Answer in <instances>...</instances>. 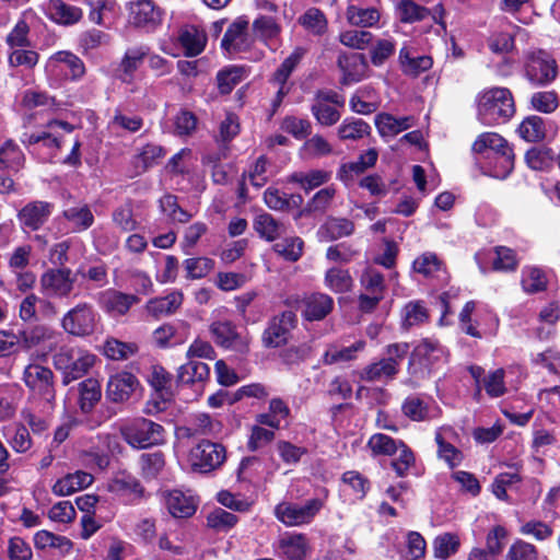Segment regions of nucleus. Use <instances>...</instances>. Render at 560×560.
Returning a JSON list of instances; mask_svg holds the SVG:
<instances>
[{
    "label": "nucleus",
    "mask_w": 560,
    "mask_h": 560,
    "mask_svg": "<svg viewBox=\"0 0 560 560\" xmlns=\"http://www.w3.org/2000/svg\"><path fill=\"white\" fill-rule=\"evenodd\" d=\"M138 351V346L133 342H124L115 338H109L103 347L104 354L110 360H127Z\"/></svg>",
    "instance_id": "obj_56"
},
{
    "label": "nucleus",
    "mask_w": 560,
    "mask_h": 560,
    "mask_svg": "<svg viewBox=\"0 0 560 560\" xmlns=\"http://www.w3.org/2000/svg\"><path fill=\"white\" fill-rule=\"evenodd\" d=\"M295 320L296 316L292 311H284L271 318L262 335L264 345L267 348H279L285 345Z\"/></svg>",
    "instance_id": "obj_16"
},
{
    "label": "nucleus",
    "mask_w": 560,
    "mask_h": 560,
    "mask_svg": "<svg viewBox=\"0 0 560 560\" xmlns=\"http://www.w3.org/2000/svg\"><path fill=\"white\" fill-rule=\"evenodd\" d=\"M527 166L534 172H547L553 163L550 148H532L525 154Z\"/></svg>",
    "instance_id": "obj_53"
},
{
    "label": "nucleus",
    "mask_w": 560,
    "mask_h": 560,
    "mask_svg": "<svg viewBox=\"0 0 560 560\" xmlns=\"http://www.w3.org/2000/svg\"><path fill=\"white\" fill-rule=\"evenodd\" d=\"M338 66L342 72L340 82L343 85H351L363 80L369 68L361 54L340 55Z\"/></svg>",
    "instance_id": "obj_27"
},
{
    "label": "nucleus",
    "mask_w": 560,
    "mask_h": 560,
    "mask_svg": "<svg viewBox=\"0 0 560 560\" xmlns=\"http://www.w3.org/2000/svg\"><path fill=\"white\" fill-rule=\"evenodd\" d=\"M52 209L54 206L46 201L31 202L19 212L20 222L23 226L36 231L47 221Z\"/></svg>",
    "instance_id": "obj_30"
},
{
    "label": "nucleus",
    "mask_w": 560,
    "mask_h": 560,
    "mask_svg": "<svg viewBox=\"0 0 560 560\" xmlns=\"http://www.w3.org/2000/svg\"><path fill=\"white\" fill-rule=\"evenodd\" d=\"M334 307V300L325 293H312L303 300V316L305 319L322 320Z\"/></svg>",
    "instance_id": "obj_32"
},
{
    "label": "nucleus",
    "mask_w": 560,
    "mask_h": 560,
    "mask_svg": "<svg viewBox=\"0 0 560 560\" xmlns=\"http://www.w3.org/2000/svg\"><path fill=\"white\" fill-rule=\"evenodd\" d=\"M141 474L145 479L158 478L165 467L164 454L160 451L143 453L140 456Z\"/></svg>",
    "instance_id": "obj_55"
},
{
    "label": "nucleus",
    "mask_w": 560,
    "mask_h": 560,
    "mask_svg": "<svg viewBox=\"0 0 560 560\" xmlns=\"http://www.w3.org/2000/svg\"><path fill=\"white\" fill-rule=\"evenodd\" d=\"M25 163V155L20 147L12 140L0 147V172H20Z\"/></svg>",
    "instance_id": "obj_38"
},
{
    "label": "nucleus",
    "mask_w": 560,
    "mask_h": 560,
    "mask_svg": "<svg viewBox=\"0 0 560 560\" xmlns=\"http://www.w3.org/2000/svg\"><path fill=\"white\" fill-rule=\"evenodd\" d=\"M178 42L187 57L201 54L206 47L207 35L203 31L192 25L184 26L178 34Z\"/></svg>",
    "instance_id": "obj_36"
},
{
    "label": "nucleus",
    "mask_w": 560,
    "mask_h": 560,
    "mask_svg": "<svg viewBox=\"0 0 560 560\" xmlns=\"http://www.w3.org/2000/svg\"><path fill=\"white\" fill-rule=\"evenodd\" d=\"M415 119L411 116L395 117L390 114H378L375 117V126L383 137H393L413 126Z\"/></svg>",
    "instance_id": "obj_39"
},
{
    "label": "nucleus",
    "mask_w": 560,
    "mask_h": 560,
    "mask_svg": "<svg viewBox=\"0 0 560 560\" xmlns=\"http://www.w3.org/2000/svg\"><path fill=\"white\" fill-rule=\"evenodd\" d=\"M447 361V351L435 339H423L413 349L409 370L411 374L424 375Z\"/></svg>",
    "instance_id": "obj_10"
},
{
    "label": "nucleus",
    "mask_w": 560,
    "mask_h": 560,
    "mask_svg": "<svg viewBox=\"0 0 560 560\" xmlns=\"http://www.w3.org/2000/svg\"><path fill=\"white\" fill-rule=\"evenodd\" d=\"M428 317L427 308L418 301L407 303L401 311V324L407 329L424 323Z\"/></svg>",
    "instance_id": "obj_61"
},
{
    "label": "nucleus",
    "mask_w": 560,
    "mask_h": 560,
    "mask_svg": "<svg viewBox=\"0 0 560 560\" xmlns=\"http://www.w3.org/2000/svg\"><path fill=\"white\" fill-rule=\"evenodd\" d=\"M354 230L348 219L330 218L317 231L319 241L329 242L350 235Z\"/></svg>",
    "instance_id": "obj_41"
},
{
    "label": "nucleus",
    "mask_w": 560,
    "mask_h": 560,
    "mask_svg": "<svg viewBox=\"0 0 560 560\" xmlns=\"http://www.w3.org/2000/svg\"><path fill=\"white\" fill-rule=\"evenodd\" d=\"M472 151L476 153L492 151L504 160L506 164L504 167L508 173L513 171V150L509 142L497 132H483L479 135L472 143Z\"/></svg>",
    "instance_id": "obj_17"
},
{
    "label": "nucleus",
    "mask_w": 560,
    "mask_h": 560,
    "mask_svg": "<svg viewBox=\"0 0 560 560\" xmlns=\"http://www.w3.org/2000/svg\"><path fill=\"white\" fill-rule=\"evenodd\" d=\"M399 63L405 74L418 77L428 71L433 61L430 56H416L411 47L404 46L399 51Z\"/></svg>",
    "instance_id": "obj_35"
},
{
    "label": "nucleus",
    "mask_w": 560,
    "mask_h": 560,
    "mask_svg": "<svg viewBox=\"0 0 560 560\" xmlns=\"http://www.w3.org/2000/svg\"><path fill=\"white\" fill-rule=\"evenodd\" d=\"M408 352L409 345L407 342L388 345L384 349V358L370 363L361 371V380L374 382L394 378Z\"/></svg>",
    "instance_id": "obj_7"
},
{
    "label": "nucleus",
    "mask_w": 560,
    "mask_h": 560,
    "mask_svg": "<svg viewBox=\"0 0 560 560\" xmlns=\"http://www.w3.org/2000/svg\"><path fill=\"white\" fill-rule=\"evenodd\" d=\"M459 327L474 338H486L495 335L499 318L487 305L475 301L467 302L458 316Z\"/></svg>",
    "instance_id": "obj_3"
},
{
    "label": "nucleus",
    "mask_w": 560,
    "mask_h": 560,
    "mask_svg": "<svg viewBox=\"0 0 560 560\" xmlns=\"http://www.w3.org/2000/svg\"><path fill=\"white\" fill-rule=\"evenodd\" d=\"M305 54L304 48L296 47L292 54L284 59L281 66L277 69L273 74L272 82L278 85L277 97L273 101V107H278L282 102V98L288 93L289 89L285 86V82L291 75L292 71L302 60Z\"/></svg>",
    "instance_id": "obj_28"
},
{
    "label": "nucleus",
    "mask_w": 560,
    "mask_h": 560,
    "mask_svg": "<svg viewBox=\"0 0 560 560\" xmlns=\"http://www.w3.org/2000/svg\"><path fill=\"white\" fill-rule=\"evenodd\" d=\"M460 547V539L457 534L444 533L433 540V552L438 559L446 560L455 555Z\"/></svg>",
    "instance_id": "obj_50"
},
{
    "label": "nucleus",
    "mask_w": 560,
    "mask_h": 560,
    "mask_svg": "<svg viewBox=\"0 0 560 560\" xmlns=\"http://www.w3.org/2000/svg\"><path fill=\"white\" fill-rule=\"evenodd\" d=\"M254 35L262 40L270 49L279 46L281 26L271 16L260 15L253 22Z\"/></svg>",
    "instance_id": "obj_34"
},
{
    "label": "nucleus",
    "mask_w": 560,
    "mask_h": 560,
    "mask_svg": "<svg viewBox=\"0 0 560 560\" xmlns=\"http://www.w3.org/2000/svg\"><path fill=\"white\" fill-rule=\"evenodd\" d=\"M46 14L51 21L63 26L77 24L83 18L81 8L62 0H49L46 5Z\"/></svg>",
    "instance_id": "obj_29"
},
{
    "label": "nucleus",
    "mask_w": 560,
    "mask_h": 560,
    "mask_svg": "<svg viewBox=\"0 0 560 560\" xmlns=\"http://www.w3.org/2000/svg\"><path fill=\"white\" fill-rule=\"evenodd\" d=\"M23 382L33 395L48 402L55 399L54 373L49 368L38 363L28 364L23 371Z\"/></svg>",
    "instance_id": "obj_15"
},
{
    "label": "nucleus",
    "mask_w": 560,
    "mask_h": 560,
    "mask_svg": "<svg viewBox=\"0 0 560 560\" xmlns=\"http://www.w3.org/2000/svg\"><path fill=\"white\" fill-rule=\"evenodd\" d=\"M39 60L37 51L31 47H21L8 50V63L11 68H34Z\"/></svg>",
    "instance_id": "obj_59"
},
{
    "label": "nucleus",
    "mask_w": 560,
    "mask_h": 560,
    "mask_svg": "<svg viewBox=\"0 0 560 560\" xmlns=\"http://www.w3.org/2000/svg\"><path fill=\"white\" fill-rule=\"evenodd\" d=\"M378 153L375 149H369L362 153L355 161L343 163L340 166L339 175L360 174L374 166Z\"/></svg>",
    "instance_id": "obj_60"
},
{
    "label": "nucleus",
    "mask_w": 560,
    "mask_h": 560,
    "mask_svg": "<svg viewBox=\"0 0 560 560\" xmlns=\"http://www.w3.org/2000/svg\"><path fill=\"white\" fill-rule=\"evenodd\" d=\"M524 75L533 84H550L558 75L556 59L546 50L529 49L524 54Z\"/></svg>",
    "instance_id": "obj_8"
},
{
    "label": "nucleus",
    "mask_w": 560,
    "mask_h": 560,
    "mask_svg": "<svg viewBox=\"0 0 560 560\" xmlns=\"http://www.w3.org/2000/svg\"><path fill=\"white\" fill-rule=\"evenodd\" d=\"M161 495L164 506L173 517L187 518L197 510L198 501L190 491L165 490Z\"/></svg>",
    "instance_id": "obj_20"
},
{
    "label": "nucleus",
    "mask_w": 560,
    "mask_h": 560,
    "mask_svg": "<svg viewBox=\"0 0 560 560\" xmlns=\"http://www.w3.org/2000/svg\"><path fill=\"white\" fill-rule=\"evenodd\" d=\"M346 18L349 24L358 27H374L381 19V13L376 8H362L355 4H349L346 10Z\"/></svg>",
    "instance_id": "obj_42"
},
{
    "label": "nucleus",
    "mask_w": 560,
    "mask_h": 560,
    "mask_svg": "<svg viewBox=\"0 0 560 560\" xmlns=\"http://www.w3.org/2000/svg\"><path fill=\"white\" fill-rule=\"evenodd\" d=\"M548 278L539 267L525 266L521 272V284L526 293L533 294L546 290Z\"/></svg>",
    "instance_id": "obj_46"
},
{
    "label": "nucleus",
    "mask_w": 560,
    "mask_h": 560,
    "mask_svg": "<svg viewBox=\"0 0 560 560\" xmlns=\"http://www.w3.org/2000/svg\"><path fill=\"white\" fill-rule=\"evenodd\" d=\"M62 215L71 224L72 232L85 231L94 222V215L86 205L68 208Z\"/></svg>",
    "instance_id": "obj_48"
},
{
    "label": "nucleus",
    "mask_w": 560,
    "mask_h": 560,
    "mask_svg": "<svg viewBox=\"0 0 560 560\" xmlns=\"http://www.w3.org/2000/svg\"><path fill=\"white\" fill-rule=\"evenodd\" d=\"M97 304L112 317L126 315L132 305L139 302L135 294L124 293L115 289H107L97 294Z\"/></svg>",
    "instance_id": "obj_19"
},
{
    "label": "nucleus",
    "mask_w": 560,
    "mask_h": 560,
    "mask_svg": "<svg viewBox=\"0 0 560 560\" xmlns=\"http://www.w3.org/2000/svg\"><path fill=\"white\" fill-rule=\"evenodd\" d=\"M378 106V96L375 91L369 86L359 89L350 100L351 109L362 115L374 113Z\"/></svg>",
    "instance_id": "obj_45"
},
{
    "label": "nucleus",
    "mask_w": 560,
    "mask_h": 560,
    "mask_svg": "<svg viewBox=\"0 0 560 560\" xmlns=\"http://www.w3.org/2000/svg\"><path fill=\"white\" fill-rule=\"evenodd\" d=\"M254 229L261 238L268 242H273L285 234L284 224L269 213L258 214L254 221Z\"/></svg>",
    "instance_id": "obj_43"
},
{
    "label": "nucleus",
    "mask_w": 560,
    "mask_h": 560,
    "mask_svg": "<svg viewBox=\"0 0 560 560\" xmlns=\"http://www.w3.org/2000/svg\"><path fill=\"white\" fill-rule=\"evenodd\" d=\"M518 133L527 142H539L546 137L545 120L536 115L528 116L521 122Z\"/></svg>",
    "instance_id": "obj_49"
},
{
    "label": "nucleus",
    "mask_w": 560,
    "mask_h": 560,
    "mask_svg": "<svg viewBox=\"0 0 560 560\" xmlns=\"http://www.w3.org/2000/svg\"><path fill=\"white\" fill-rule=\"evenodd\" d=\"M331 152V144L320 135L307 139L300 150L301 156L306 160L327 156Z\"/></svg>",
    "instance_id": "obj_57"
},
{
    "label": "nucleus",
    "mask_w": 560,
    "mask_h": 560,
    "mask_svg": "<svg viewBox=\"0 0 560 560\" xmlns=\"http://www.w3.org/2000/svg\"><path fill=\"white\" fill-rule=\"evenodd\" d=\"M475 260L481 272H487L488 261L492 260V268L498 271H512L517 266L513 249L504 246L495 247L494 252L482 249L475 254Z\"/></svg>",
    "instance_id": "obj_22"
},
{
    "label": "nucleus",
    "mask_w": 560,
    "mask_h": 560,
    "mask_svg": "<svg viewBox=\"0 0 560 560\" xmlns=\"http://www.w3.org/2000/svg\"><path fill=\"white\" fill-rule=\"evenodd\" d=\"M159 548L174 557H183L189 552L190 545L182 529L163 533L158 540Z\"/></svg>",
    "instance_id": "obj_37"
},
{
    "label": "nucleus",
    "mask_w": 560,
    "mask_h": 560,
    "mask_svg": "<svg viewBox=\"0 0 560 560\" xmlns=\"http://www.w3.org/2000/svg\"><path fill=\"white\" fill-rule=\"evenodd\" d=\"M365 348V341L359 340L349 347L338 349L337 347H329L324 353V363L334 364L337 362H346L355 358L357 353Z\"/></svg>",
    "instance_id": "obj_58"
},
{
    "label": "nucleus",
    "mask_w": 560,
    "mask_h": 560,
    "mask_svg": "<svg viewBox=\"0 0 560 560\" xmlns=\"http://www.w3.org/2000/svg\"><path fill=\"white\" fill-rule=\"evenodd\" d=\"M148 54L149 47L145 45L128 48L120 62V69L125 77L132 78L135 71L140 67Z\"/></svg>",
    "instance_id": "obj_52"
},
{
    "label": "nucleus",
    "mask_w": 560,
    "mask_h": 560,
    "mask_svg": "<svg viewBox=\"0 0 560 560\" xmlns=\"http://www.w3.org/2000/svg\"><path fill=\"white\" fill-rule=\"evenodd\" d=\"M210 375V368L207 363L189 360L179 366L177 381L182 384L203 383Z\"/></svg>",
    "instance_id": "obj_44"
},
{
    "label": "nucleus",
    "mask_w": 560,
    "mask_h": 560,
    "mask_svg": "<svg viewBox=\"0 0 560 560\" xmlns=\"http://www.w3.org/2000/svg\"><path fill=\"white\" fill-rule=\"evenodd\" d=\"M412 271L439 283H444L448 279L444 262L433 252L420 254L412 262Z\"/></svg>",
    "instance_id": "obj_25"
},
{
    "label": "nucleus",
    "mask_w": 560,
    "mask_h": 560,
    "mask_svg": "<svg viewBox=\"0 0 560 560\" xmlns=\"http://www.w3.org/2000/svg\"><path fill=\"white\" fill-rule=\"evenodd\" d=\"M308 551V540L304 534H288L279 539L278 552L285 560H303Z\"/></svg>",
    "instance_id": "obj_33"
},
{
    "label": "nucleus",
    "mask_w": 560,
    "mask_h": 560,
    "mask_svg": "<svg viewBox=\"0 0 560 560\" xmlns=\"http://www.w3.org/2000/svg\"><path fill=\"white\" fill-rule=\"evenodd\" d=\"M73 130V125L65 120L51 119L43 130L25 132L21 141L31 153L36 154L42 161L77 166L81 163L79 138L73 139L69 154H61V149L67 143L66 136L71 135Z\"/></svg>",
    "instance_id": "obj_1"
},
{
    "label": "nucleus",
    "mask_w": 560,
    "mask_h": 560,
    "mask_svg": "<svg viewBox=\"0 0 560 560\" xmlns=\"http://www.w3.org/2000/svg\"><path fill=\"white\" fill-rule=\"evenodd\" d=\"M96 357L84 348L65 345L54 354V365L62 373L63 384L83 377L94 365Z\"/></svg>",
    "instance_id": "obj_4"
},
{
    "label": "nucleus",
    "mask_w": 560,
    "mask_h": 560,
    "mask_svg": "<svg viewBox=\"0 0 560 560\" xmlns=\"http://www.w3.org/2000/svg\"><path fill=\"white\" fill-rule=\"evenodd\" d=\"M165 152L159 144L148 143L140 148L133 158V165L140 172H147L160 163Z\"/></svg>",
    "instance_id": "obj_47"
},
{
    "label": "nucleus",
    "mask_w": 560,
    "mask_h": 560,
    "mask_svg": "<svg viewBox=\"0 0 560 560\" xmlns=\"http://www.w3.org/2000/svg\"><path fill=\"white\" fill-rule=\"evenodd\" d=\"M225 459V447L209 440H202L194 445L187 455L190 470L198 474H209L220 468Z\"/></svg>",
    "instance_id": "obj_9"
},
{
    "label": "nucleus",
    "mask_w": 560,
    "mask_h": 560,
    "mask_svg": "<svg viewBox=\"0 0 560 560\" xmlns=\"http://www.w3.org/2000/svg\"><path fill=\"white\" fill-rule=\"evenodd\" d=\"M458 440L456 431L452 427H442L435 432L438 444V456L444 460L450 468L457 467L464 459V454L455 446Z\"/></svg>",
    "instance_id": "obj_24"
},
{
    "label": "nucleus",
    "mask_w": 560,
    "mask_h": 560,
    "mask_svg": "<svg viewBox=\"0 0 560 560\" xmlns=\"http://www.w3.org/2000/svg\"><path fill=\"white\" fill-rule=\"evenodd\" d=\"M97 314L88 303H79L69 310L62 317L61 326L66 332L84 337L94 332Z\"/></svg>",
    "instance_id": "obj_13"
},
{
    "label": "nucleus",
    "mask_w": 560,
    "mask_h": 560,
    "mask_svg": "<svg viewBox=\"0 0 560 560\" xmlns=\"http://www.w3.org/2000/svg\"><path fill=\"white\" fill-rule=\"evenodd\" d=\"M402 413L412 421H427L440 415V408L434 401H427L419 397L406 398L401 406Z\"/></svg>",
    "instance_id": "obj_31"
},
{
    "label": "nucleus",
    "mask_w": 560,
    "mask_h": 560,
    "mask_svg": "<svg viewBox=\"0 0 560 560\" xmlns=\"http://www.w3.org/2000/svg\"><path fill=\"white\" fill-rule=\"evenodd\" d=\"M40 285L45 295L66 298L73 290L74 279L68 268L49 269L42 275Z\"/></svg>",
    "instance_id": "obj_18"
},
{
    "label": "nucleus",
    "mask_w": 560,
    "mask_h": 560,
    "mask_svg": "<svg viewBox=\"0 0 560 560\" xmlns=\"http://www.w3.org/2000/svg\"><path fill=\"white\" fill-rule=\"evenodd\" d=\"M45 71L48 77L56 80H79L85 73V66L77 55L71 51L61 50L48 58Z\"/></svg>",
    "instance_id": "obj_12"
},
{
    "label": "nucleus",
    "mask_w": 560,
    "mask_h": 560,
    "mask_svg": "<svg viewBox=\"0 0 560 560\" xmlns=\"http://www.w3.org/2000/svg\"><path fill=\"white\" fill-rule=\"evenodd\" d=\"M129 23L137 27H154L162 21V11L152 0H135L127 3Z\"/></svg>",
    "instance_id": "obj_23"
},
{
    "label": "nucleus",
    "mask_w": 560,
    "mask_h": 560,
    "mask_svg": "<svg viewBox=\"0 0 560 560\" xmlns=\"http://www.w3.org/2000/svg\"><path fill=\"white\" fill-rule=\"evenodd\" d=\"M328 491L322 489L316 498L307 500L304 504L289 501L280 502L275 508L276 518L285 526H303L313 522L324 508Z\"/></svg>",
    "instance_id": "obj_5"
},
{
    "label": "nucleus",
    "mask_w": 560,
    "mask_h": 560,
    "mask_svg": "<svg viewBox=\"0 0 560 560\" xmlns=\"http://www.w3.org/2000/svg\"><path fill=\"white\" fill-rule=\"evenodd\" d=\"M396 12L401 22L412 23L416 21L423 20L429 11L417 4L412 0H398L396 4Z\"/></svg>",
    "instance_id": "obj_64"
},
{
    "label": "nucleus",
    "mask_w": 560,
    "mask_h": 560,
    "mask_svg": "<svg viewBox=\"0 0 560 560\" xmlns=\"http://www.w3.org/2000/svg\"><path fill=\"white\" fill-rule=\"evenodd\" d=\"M119 431L122 439L133 448H148L165 441L164 428L142 417L124 422Z\"/></svg>",
    "instance_id": "obj_6"
},
{
    "label": "nucleus",
    "mask_w": 560,
    "mask_h": 560,
    "mask_svg": "<svg viewBox=\"0 0 560 560\" xmlns=\"http://www.w3.org/2000/svg\"><path fill=\"white\" fill-rule=\"evenodd\" d=\"M183 303V293L180 291H172L165 296L151 299L145 308L149 314L161 317L173 314Z\"/></svg>",
    "instance_id": "obj_40"
},
{
    "label": "nucleus",
    "mask_w": 560,
    "mask_h": 560,
    "mask_svg": "<svg viewBox=\"0 0 560 560\" xmlns=\"http://www.w3.org/2000/svg\"><path fill=\"white\" fill-rule=\"evenodd\" d=\"M30 31L27 22L23 19L19 20L5 36L8 50L21 47H31L32 42L30 38Z\"/></svg>",
    "instance_id": "obj_62"
},
{
    "label": "nucleus",
    "mask_w": 560,
    "mask_h": 560,
    "mask_svg": "<svg viewBox=\"0 0 560 560\" xmlns=\"http://www.w3.org/2000/svg\"><path fill=\"white\" fill-rule=\"evenodd\" d=\"M139 386L138 378L130 372H118L109 376L106 385V398L115 404L128 401Z\"/></svg>",
    "instance_id": "obj_21"
},
{
    "label": "nucleus",
    "mask_w": 560,
    "mask_h": 560,
    "mask_svg": "<svg viewBox=\"0 0 560 560\" xmlns=\"http://www.w3.org/2000/svg\"><path fill=\"white\" fill-rule=\"evenodd\" d=\"M353 280L348 270L330 268L325 273V285L335 293H346L352 288Z\"/></svg>",
    "instance_id": "obj_51"
},
{
    "label": "nucleus",
    "mask_w": 560,
    "mask_h": 560,
    "mask_svg": "<svg viewBox=\"0 0 560 560\" xmlns=\"http://www.w3.org/2000/svg\"><path fill=\"white\" fill-rule=\"evenodd\" d=\"M371 127L360 118H346L338 127V137L341 140H359L368 136Z\"/></svg>",
    "instance_id": "obj_54"
},
{
    "label": "nucleus",
    "mask_w": 560,
    "mask_h": 560,
    "mask_svg": "<svg viewBox=\"0 0 560 560\" xmlns=\"http://www.w3.org/2000/svg\"><path fill=\"white\" fill-rule=\"evenodd\" d=\"M514 113V98L506 88L487 89L477 96V118L485 126L504 124Z\"/></svg>",
    "instance_id": "obj_2"
},
{
    "label": "nucleus",
    "mask_w": 560,
    "mask_h": 560,
    "mask_svg": "<svg viewBox=\"0 0 560 560\" xmlns=\"http://www.w3.org/2000/svg\"><path fill=\"white\" fill-rule=\"evenodd\" d=\"M209 329L218 346L240 353L248 351L250 341L248 335L238 332L236 326L230 319L218 316L212 320Z\"/></svg>",
    "instance_id": "obj_11"
},
{
    "label": "nucleus",
    "mask_w": 560,
    "mask_h": 560,
    "mask_svg": "<svg viewBox=\"0 0 560 560\" xmlns=\"http://www.w3.org/2000/svg\"><path fill=\"white\" fill-rule=\"evenodd\" d=\"M248 21L244 18L235 20L226 30L221 46L230 55L245 51L252 45L247 34Z\"/></svg>",
    "instance_id": "obj_26"
},
{
    "label": "nucleus",
    "mask_w": 560,
    "mask_h": 560,
    "mask_svg": "<svg viewBox=\"0 0 560 560\" xmlns=\"http://www.w3.org/2000/svg\"><path fill=\"white\" fill-rule=\"evenodd\" d=\"M525 373L520 365H510L506 369H497L483 378V387L490 397L497 398L509 389H517Z\"/></svg>",
    "instance_id": "obj_14"
},
{
    "label": "nucleus",
    "mask_w": 560,
    "mask_h": 560,
    "mask_svg": "<svg viewBox=\"0 0 560 560\" xmlns=\"http://www.w3.org/2000/svg\"><path fill=\"white\" fill-rule=\"evenodd\" d=\"M303 241L298 236L283 237L273 245V250L289 261H296L303 252Z\"/></svg>",
    "instance_id": "obj_63"
}]
</instances>
